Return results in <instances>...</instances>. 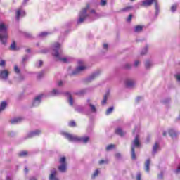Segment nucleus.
I'll list each match as a JSON object with an SVG mask.
<instances>
[{"mask_svg": "<svg viewBox=\"0 0 180 180\" xmlns=\"http://www.w3.org/2000/svg\"><path fill=\"white\" fill-rule=\"evenodd\" d=\"M0 40L2 44H6V40H8V26L4 22L0 23Z\"/></svg>", "mask_w": 180, "mask_h": 180, "instance_id": "obj_1", "label": "nucleus"}, {"mask_svg": "<svg viewBox=\"0 0 180 180\" xmlns=\"http://www.w3.org/2000/svg\"><path fill=\"white\" fill-rule=\"evenodd\" d=\"M62 134L65 137V139H68L69 141H82V143H86L88 141H89V136L78 138L67 132H63Z\"/></svg>", "mask_w": 180, "mask_h": 180, "instance_id": "obj_2", "label": "nucleus"}, {"mask_svg": "<svg viewBox=\"0 0 180 180\" xmlns=\"http://www.w3.org/2000/svg\"><path fill=\"white\" fill-rule=\"evenodd\" d=\"M61 47V44L60 43L56 42L53 44V56L56 57L59 61H62L63 63H68V59L67 58H60L61 53H58V49Z\"/></svg>", "mask_w": 180, "mask_h": 180, "instance_id": "obj_3", "label": "nucleus"}, {"mask_svg": "<svg viewBox=\"0 0 180 180\" xmlns=\"http://www.w3.org/2000/svg\"><path fill=\"white\" fill-rule=\"evenodd\" d=\"M59 163L60 164L58 166V169L60 172H65L67 171V158L65 157H62L59 159Z\"/></svg>", "mask_w": 180, "mask_h": 180, "instance_id": "obj_4", "label": "nucleus"}, {"mask_svg": "<svg viewBox=\"0 0 180 180\" xmlns=\"http://www.w3.org/2000/svg\"><path fill=\"white\" fill-rule=\"evenodd\" d=\"M153 4H155V8L156 11H158L159 7H158V1L157 0H144L142 1L141 6H145V8H147L148 6H151Z\"/></svg>", "mask_w": 180, "mask_h": 180, "instance_id": "obj_5", "label": "nucleus"}, {"mask_svg": "<svg viewBox=\"0 0 180 180\" xmlns=\"http://www.w3.org/2000/svg\"><path fill=\"white\" fill-rule=\"evenodd\" d=\"M89 8V5H86V8H83L80 12L79 18L78 20V23H82L86 18H88V14H86V11H88V8Z\"/></svg>", "mask_w": 180, "mask_h": 180, "instance_id": "obj_6", "label": "nucleus"}, {"mask_svg": "<svg viewBox=\"0 0 180 180\" xmlns=\"http://www.w3.org/2000/svg\"><path fill=\"white\" fill-rule=\"evenodd\" d=\"M8 77H9V71L6 70L0 71V78L2 79H8Z\"/></svg>", "mask_w": 180, "mask_h": 180, "instance_id": "obj_7", "label": "nucleus"}, {"mask_svg": "<svg viewBox=\"0 0 180 180\" xmlns=\"http://www.w3.org/2000/svg\"><path fill=\"white\" fill-rule=\"evenodd\" d=\"M41 98H43V94H40L39 96L35 97L32 103V106H37V105H40V102H41Z\"/></svg>", "mask_w": 180, "mask_h": 180, "instance_id": "obj_8", "label": "nucleus"}, {"mask_svg": "<svg viewBox=\"0 0 180 180\" xmlns=\"http://www.w3.org/2000/svg\"><path fill=\"white\" fill-rule=\"evenodd\" d=\"M84 70H86V66H79L72 72V75H77V74H79V72H81V71H84Z\"/></svg>", "mask_w": 180, "mask_h": 180, "instance_id": "obj_9", "label": "nucleus"}, {"mask_svg": "<svg viewBox=\"0 0 180 180\" xmlns=\"http://www.w3.org/2000/svg\"><path fill=\"white\" fill-rule=\"evenodd\" d=\"M20 15L22 16H25L26 13L24 11H22V9L19 8L17 10L16 12V19L17 20H19L20 18Z\"/></svg>", "mask_w": 180, "mask_h": 180, "instance_id": "obj_10", "label": "nucleus"}, {"mask_svg": "<svg viewBox=\"0 0 180 180\" xmlns=\"http://www.w3.org/2000/svg\"><path fill=\"white\" fill-rule=\"evenodd\" d=\"M65 96L68 97V101L70 106H72L74 105V100L72 99V96H71V93L70 92H66L65 94Z\"/></svg>", "mask_w": 180, "mask_h": 180, "instance_id": "obj_11", "label": "nucleus"}, {"mask_svg": "<svg viewBox=\"0 0 180 180\" xmlns=\"http://www.w3.org/2000/svg\"><path fill=\"white\" fill-rule=\"evenodd\" d=\"M132 147H140V139H139V136H136L133 141Z\"/></svg>", "mask_w": 180, "mask_h": 180, "instance_id": "obj_12", "label": "nucleus"}, {"mask_svg": "<svg viewBox=\"0 0 180 180\" xmlns=\"http://www.w3.org/2000/svg\"><path fill=\"white\" fill-rule=\"evenodd\" d=\"M150 164H151V160L148 159L146 162H145V171L146 172H150Z\"/></svg>", "mask_w": 180, "mask_h": 180, "instance_id": "obj_13", "label": "nucleus"}, {"mask_svg": "<svg viewBox=\"0 0 180 180\" xmlns=\"http://www.w3.org/2000/svg\"><path fill=\"white\" fill-rule=\"evenodd\" d=\"M41 133L40 130H36L34 131H32L28 134V137H34V136H39Z\"/></svg>", "mask_w": 180, "mask_h": 180, "instance_id": "obj_14", "label": "nucleus"}, {"mask_svg": "<svg viewBox=\"0 0 180 180\" xmlns=\"http://www.w3.org/2000/svg\"><path fill=\"white\" fill-rule=\"evenodd\" d=\"M143 25H136L134 27V32L135 33H140V32H143Z\"/></svg>", "mask_w": 180, "mask_h": 180, "instance_id": "obj_15", "label": "nucleus"}, {"mask_svg": "<svg viewBox=\"0 0 180 180\" xmlns=\"http://www.w3.org/2000/svg\"><path fill=\"white\" fill-rule=\"evenodd\" d=\"M56 175H57V171L54 170L51 172V175L49 176V180H58Z\"/></svg>", "mask_w": 180, "mask_h": 180, "instance_id": "obj_16", "label": "nucleus"}, {"mask_svg": "<svg viewBox=\"0 0 180 180\" xmlns=\"http://www.w3.org/2000/svg\"><path fill=\"white\" fill-rule=\"evenodd\" d=\"M125 85L127 88H131V86L134 85V82H133L132 80L128 79L126 81Z\"/></svg>", "mask_w": 180, "mask_h": 180, "instance_id": "obj_17", "label": "nucleus"}, {"mask_svg": "<svg viewBox=\"0 0 180 180\" xmlns=\"http://www.w3.org/2000/svg\"><path fill=\"white\" fill-rule=\"evenodd\" d=\"M115 133L121 137H123L124 136V132H123V130L121 128H117V129H115Z\"/></svg>", "mask_w": 180, "mask_h": 180, "instance_id": "obj_18", "label": "nucleus"}, {"mask_svg": "<svg viewBox=\"0 0 180 180\" xmlns=\"http://www.w3.org/2000/svg\"><path fill=\"white\" fill-rule=\"evenodd\" d=\"M131 160H136V150H134V146H131Z\"/></svg>", "mask_w": 180, "mask_h": 180, "instance_id": "obj_19", "label": "nucleus"}, {"mask_svg": "<svg viewBox=\"0 0 180 180\" xmlns=\"http://www.w3.org/2000/svg\"><path fill=\"white\" fill-rule=\"evenodd\" d=\"M22 122V117L14 118L11 121V124H15V123H19Z\"/></svg>", "mask_w": 180, "mask_h": 180, "instance_id": "obj_20", "label": "nucleus"}, {"mask_svg": "<svg viewBox=\"0 0 180 180\" xmlns=\"http://www.w3.org/2000/svg\"><path fill=\"white\" fill-rule=\"evenodd\" d=\"M6 102L2 101L0 105V112H2V110H5V108H6Z\"/></svg>", "mask_w": 180, "mask_h": 180, "instance_id": "obj_21", "label": "nucleus"}, {"mask_svg": "<svg viewBox=\"0 0 180 180\" xmlns=\"http://www.w3.org/2000/svg\"><path fill=\"white\" fill-rule=\"evenodd\" d=\"M10 50L15 51L16 50V42L13 41L12 44L10 46Z\"/></svg>", "mask_w": 180, "mask_h": 180, "instance_id": "obj_22", "label": "nucleus"}, {"mask_svg": "<svg viewBox=\"0 0 180 180\" xmlns=\"http://www.w3.org/2000/svg\"><path fill=\"white\" fill-rule=\"evenodd\" d=\"M98 175H99V169H97L91 176L92 179H95Z\"/></svg>", "mask_w": 180, "mask_h": 180, "instance_id": "obj_23", "label": "nucleus"}, {"mask_svg": "<svg viewBox=\"0 0 180 180\" xmlns=\"http://www.w3.org/2000/svg\"><path fill=\"white\" fill-rule=\"evenodd\" d=\"M169 134L171 137H175V136H176V132H175V131H174V129H170L169 131Z\"/></svg>", "mask_w": 180, "mask_h": 180, "instance_id": "obj_24", "label": "nucleus"}, {"mask_svg": "<svg viewBox=\"0 0 180 180\" xmlns=\"http://www.w3.org/2000/svg\"><path fill=\"white\" fill-rule=\"evenodd\" d=\"M115 146L113 144L108 145L106 147V151H110V150H113V148H115Z\"/></svg>", "mask_w": 180, "mask_h": 180, "instance_id": "obj_25", "label": "nucleus"}, {"mask_svg": "<svg viewBox=\"0 0 180 180\" xmlns=\"http://www.w3.org/2000/svg\"><path fill=\"white\" fill-rule=\"evenodd\" d=\"M19 157H26L27 155V151L23 150L18 154Z\"/></svg>", "mask_w": 180, "mask_h": 180, "instance_id": "obj_26", "label": "nucleus"}, {"mask_svg": "<svg viewBox=\"0 0 180 180\" xmlns=\"http://www.w3.org/2000/svg\"><path fill=\"white\" fill-rule=\"evenodd\" d=\"M70 127H75L77 126V123H75V121H70L69 122Z\"/></svg>", "mask_w": 180, "mask_h": 180, "instance_id": "obj_27", "label": "nucleus"}, {"mask_svg": "<svg viewBox=\"0 0 180 180\" xmlns=\"http://www.w3.org/2000/svg\"><path fill=\"white\" fill-rule=\"evenodd\" d=\"M107 101H108V94H105L103 97V100L101 102L102 105H105Z\"/></svg>", "mask_w": 180, "mask_h": 180, "instance_id": "obj_28", "label": "nucleus"}, {"mask_svg": "<svg viewBox=\"0 0 180 180\" xmlns=\"http://www.w3.org/2000/svg\"><path fill=\"white\" fill-rule=\"evenodd\" d=\"M113 112V107H110L107 110H106V115H110Z\"/></svg>", "mask_w": 180, "mask_h": 180, "instance_id": "obj_29", "label": "nucleus"}, {"mask_svg": "<svg viewBox=\"0 0 180 180\" xmlns=\"http://www.w3.org/2000/svg\"><path fill=\"white\" fill-rule=\"evenodd\" d=\"M158 150V143H155L153 146V153H157Z\"/></svg>", "mask_w": 180, "mask_h": 180, "instance_id": "obj_30", "label": "nucleus"}, {"mask_svg": "<svg viewBox=\"0 0 180 180\" xmlns=\"http://www.w3.org/2000/svg\"><path fill=\"white\" fill-rule=\"evenodd\" d=\"M58 94H60V92H58L57 89H53L51 91V95H53V96H54L56 95H58Z\"/></svg>", "mask_w": 180, "mask_h": 180, "instance_id": "obj_31", "label": "nucleus"}, {"mask_svg": "<svg viewBox=\"0 0 180 180\" xmlns=\"http://www.w3.org/2000/svg\"><path fill=\"white\" fill-rule=\"evenodd\" d=\"M89 106L91 108V112H96V108L95 107V105L89 104Z\"/></svg>", "mask_w": 180, "mask_h": 180, "instance_id": "obj_32", "label": "nucleus"}, {"mask_svg": "<svg viewBox=\"0 0 180 180\" xmlns=\"http://www.w3.org/2000/svg\"><path fill=\"white\" fill-rule=\"evenodd\" d=\"M176 8H178L176 4H174L173 6H172L171 7L172 12H175V11H176Z\"/></svg>", "mask_w": 180, "mask_h": 180, "instance_id": "obj_33", "label": "nucleus"}, {"mask_svg": "<svg viewBox=\"0 0 180 180\" xmlns=\"http://www.w3.org/2000/svg\"><path fill=\"white\" fill-rule=\"evenodd\" d=\"M130 9H131V6H128V7H125L124 8L122 9V12H127V11H130Z\"/></svg>", "mask_w": 180, "mask_h": 180, "instance_id": "obj_34", "label": "nucleus"}, {"mask_svg": "<svg viewBox=\"0 0 180 180\" xmlns=\"http://www.w3.org/2000/svg\"><path fill=\"white\" fill-rule=\"evenodd\" d=\"M146 68H150L151 66V62L150 61H146L145 63Z\"/></svg>", "mask_w": 180, "mask_h": 180, "instance_id": "obj_35", "label": "nucleus"}, {"mask_svg": "<svg viewBox=\"0 0 180 180\" xmlns=\"http://www.w3.org/2000/svg\"><path fill=\"white\" fill-rule=\"evenodd\" d=\"M14 71L16 74H19V72H20V70H19V68L17 65L14 67Z\"/></svg>", "mask_w": 180, "mask_h": 180, "instance_id": "obj_36", "label": "nucleus"}, {"mask_svg": "<svg viewBox=\"0 0 180 180\" xmlns=\"http://www.w3.org/2000/svg\"><path fill=\"white\" fill-rule=\"evenodd\" d=\"M100 165H102V164H108V160H101L99 161Z\"/></svg>", "mask_w": 180, "mask_h": 180, "instance_id": "obj_37", "label": "nucleus"}, {"mask_svg": "<svg viewBox=\"0 0 180 180\" xmlns=\"http://www.w3.org/2000/svg\"><path fill=\"white\" fill-rule=\"evenodd\" d=\"M132 18H133V15L130 14L128 18L127 19V22H131Z\"/></svg>", "mask_w": 180, "mask_h": 180, "instance_id": "obj_38", "label": "nucleus"}, {"mask_svg": "<svg viewBox=\"0 0 180 180\" xmlns=\"http://www.w3.org/2000/svg\"><path fill=\"white\" fill-rule=\"evenodd\" d=\"M106 4H107L106 0H101V6H105V5H106Z\"/></svg>", "mask_w": 180, "mask_h": 180, "instance_id": "obj_39", "label": "nucleus"}, {"mask_svg": "<svg viewBox=\"0 0 180 180\" xmlns=\"http://www.w3.org/2000/svg\"><path fill=\"white\" fill-rule=\"evenodd\" d=\"M144 54H147V48H145L143 51L141 53V56H144Z\"/></svg>", "mask_w": 180, "mask_h": 180, "instance_id": "obj_40", "label": "nucleus"}, {"mask_svg": "<svg viewBox=\"0 0 180 180\" xmlns=\"http://www.w3.org/2000/svg\"><path fill=\"white\" fill-rule=\"evenodd\" d=\"M5 64H6L5 60H1L0 62V67H5Z\"/></svg>", "mask_w": 180, "mask_h": 180, "instance_id": "obj_41", "label": "nucleus"}, {"mask_svg": "<svg viewBox=\"0 0 180 180\" xmlns=\"http://www.w3.org/2000/svg\"><path fill=\"white\" fill-rule=\"evenodd\" d=\"M136 180H141V174L139 173L136 176Z\"/></svg>", "mask_w": 180, "mask_h": 180, "instance_id": "obj_42", "label": "nucleus"}, {"mask_svg": "<svg viewBox=\"0 0 180 180\" xmlns=\"http://www.w3.org/2000/svg\"><path fill=\"white\" fill-rule=\"evenodd\" d=\"M139 64H140V61L136 60L135 63H134V66L137 67L139 65Z\"/></svg>", "mask_w": 180, "mask_h": 180, "instance_id": "obj_43", "label": "nucleus"}, {"mask_svg": "<svg viewBox=\"0 0 180 180\" xmlns=\"http://www.w3.org/2000/svg\"><path fill=\"white\" fill-rule=\"evenodd\" d=\"M95 77H96V74H93L91 77L90 79H94V78H95Z\"/></svg>", "mask_w": 180, "mask_h": 180, "instance_id": "obj_44", "label": "nucleus"}, {"mask_svg": "<svg viewBox=\"0 0 180 180\" xmlns=\"http://www.w3.org/2000/svg\"><path fill=\"white\" fill-rule=\"evenodd\" d=\"M43 75H44L43 72H40L38 75V78H41V77H43Z\"/></svg>", "mask_w": 180, "mask_h": 180, "instance_id": "obj_45", "label": "nucleus"}, {"mask_svg": "<svg viewBox=\"0 0 180 180\" xmlns=\"http://www.w3.org/2000/svg\"><path fill=\"white\" fill-rule=\"evenodd\" d=\"M47 34H49V33H47V32H41V36H47Z\"/></svg>", "mask_w": 180, "mask_h": 180, "instance_id": "obj_46", "label": "nucleus"}, {"mask_svg": "<svg viewBox=\"0 0 180 180\" xmlns=\"http://www.w3.org/2000/svg\"><path fill=\"white\" fill-rule=\"evenodd\" d=\"M63 85V81H60L58 82V86H61Z\"/></svg>", "mask_w": 180, "mask_h": 180, "instance_id": "obj_47", "label": "nucleus"}, {"mask_svg": "<svg viewBox=\"0 0 180 180\" xmlns=\"http://www.w3.org/2000/svg\"><path fill=\"white\" fill-rule=\"evenodd\" d=\"M24 172H25V174H27V172H29V169H27V167H25L24 169Z\"/></svg>", "mask_w": 180, "mask_h": 180, "instance_id": "obj_48", "label": "nucleus"}, {"mask_svg": "<svg viewBox=\"0 0 180 180\" xmlns=\"http://www.w3.org/2000/svg\"><path fill=\"white\" fill-rule=\"evenodd\" d=\"M176 78L178 81H180V75H176Z\"/></svg>", "mask_w": 180, "mask_h": 180, "instance_id": "obj_49", "label": "nucleus"}, {"mask_svg": "<svg viewBox=\"0 0 180 180\" xmlns=\"http://www.w3.org/2000/svg\"><path fill=\"white\" fill-rule=\"evenodd\" d=\"M103 47H104V49H108V44H103Z\"/></svg>", "mask_w": 180, "mask_h": 180, "instance_id": "obj_50", "label": "nucleus"}, {"mask_svg": "<svg viewBox=\"0 0 180 180\" xmlns=\"http://www.w3.org/2000/svg\"><path fill=\"white\" fill-rule=\"evenodd\" d=\"M27 60V56H24L22 58V61L25 62Z\"/></svg>", "mask_w": 180, "mask_h": 180, "instance_id": "obj_51", "label": "nucleus"}, {"mask_svg": "<svg viewBox=\"0 0 180 180\" xmlns=\"http://www.w3.org/2000/svg\"><path fill=\"white\" fill-rule=\"evenodd\" d=\"M41 65H43V61L39 60V65L38 67H41Z\"/></svg>", "mask_w": 180, "mask_h": 180, "instance_id": "obj_52", "label": "nucleus"}, {"mask_svg": "<svg viewBox=\"0 0 180 180\" xmlns=\"http://www.w3.org/2000/svg\"><path fill=\"white\" fill-rule=\"evenodd\" d=\"M115 157H117V158H120V153H117Z\"/></svg>", "mask_w": 180, "mask_h": 180, "instance_id": "obj_53", "label": "nucleus"}, {"mask_svg": "<svg viewBox=\"0 0 180 180\" xmlns=\"http://www.w3.org/2000/svg\"><path fill=\"white\" fill-rule=\"evenodd\" d=\"M6 180H12V179H11V177H9V176H7L6 177Z\"/></svg>", "mask_w": 180, "mask_h": 180, "instance_id": "obj_54", "label": "nucleus"}, {"mask_svg": "<svg viewBox=\"0 0 180 180\" xmlns=\"http://www.w3.org/2000/svg\"><path fill=\"white\" fill-rule=\"evenodd\" d=\"M125 68H130V65L127 64V65H125Z\"/></svg>", "mask_w": 180, "mask_h": 180, "instance_id": "obj_55", "label": "nucleus"}, {"mask_svg": "<svg viewBox=\"0 0 180 180\" xmlns=\"http://www.w3.org/2000/svg\"><path fill=\"white\" fill-rule=\"evenodd\" d=\"M26 53H30V49H26Z\"/></svg>", "mask_w": 180, "mask_h": 180, "instance_id": "obj_56", "label": "nucleus"}, {"mask_svg": "<svg viewBox=\"0 0 180 180\" xmlns=\"http://www.w3.org/2000/svg\"><path fill=\"white\" fill-rule=\"evenodd\" d=\"M30 180H37V179H36V178L34 177H32Z\"/></svg>", "mask_w": 180, "mask_h": 180, "instance_id": "obj_57", "label": "nucleus"}, {"mask_svg": "<svg viewBox=\"0 0 180 180\" xmlns=\"http://www.w3.org/2000/svg\"><path fill=\"white\" fill-rule=\"evenodd\" d=\"M91 13H95V10H91Z\"/></svg>", "mask_w": 180, "mask_h": 180, "instance_id": "obj_58", "label": "nucleus"}, {"mask_svg": "<svg viewBox=\"0 0 180 180\" xmlns=\"http://www.w3.org/2000/svg\"><path fill=\"white\" fill-rule=\"evenodd\" d=\"M163 136H167V132H163Z\"/></svg>", "mask_w": 180, "mask_h": 180, "instance_id": "obj_59", "label": "nucleus"}, {"mask_svg": "<svg viewBox=\"0 0 180 180\" xmlns=\"http://www.w3.org/2000/svg\"><path fill=\"white\" fill-rule=\"evenodd\" d=\"M29 0H24V4H26Z\"/></svg>", "mask_w": 180, "mask_h": 180, "instance_id": "obj_60", "label": "nucleus"}, {"mask_svg": "<svg viewBox=\"0 0 180 180\" xmlns=\"http://www.w3.org/2000/svg\"><path fill=\"white\" fill-rule=\"evenodd\" d=\"M79 64H82V61L79 60Z\"/></svg>", "mask_w": 180, "mask_h": 180, "instance_id": "obj_61", "label": "nucleus"}, {"mask_svg": "<svg viewBox=\"0 0 180 180\" xmlns=\"http://www.w3.org/2000/svg\"><path fill=\"white\" fill-rule=\"evenodd\" d=\"M130 1H131V2H133V1H134V0H130Z\"/></svg>", "mask_w": 180, "mask_h": 180, "instance_id": "obj_62", "label": "nucleus"}]
</instances>
